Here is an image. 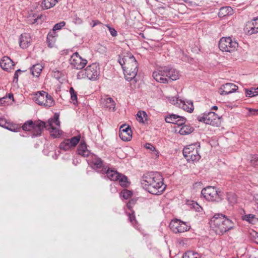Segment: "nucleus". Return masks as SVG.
I'll list each match as a JSON object with an SVG mask.
<instances>
[{"label": "nucleus", "instance_id": "f257e3e1", "mask_svg": "<svg viewBox=\"0 0 258 258\" xmlns=\"http://www.w3.org/2000/svg\"><path fill=\"white\" fill-rule=\"evenodd\" d=\"M162 176L158 172H151L144 174L141 180L143 187L153 195H161L166 188Z\"/></svg>", "mask_w": 258, "mask_h": 258}, {"label": "nucleus", "instance_id": "f03ea898", "mask_svg": "<svg viewBox=\"0 0 258 258\" xmlns=\"http://www.w3.org/2000/svg\"><path fill=\"white\" fill-rule=\"evenodd\" d=\"M118 62L124 72L125 79L130 81L134 79L138 72V64L131 53H122L119 55Z\"/></svg>", "mask_w": 258, "mask_h": 258}, {"label": "nucleus", "instance_id": "7ed1b4c3", "mask_svg": "<svg viewBox=\"0 0 258 258\" xmlns=\"http://www.w3.org/2000/svg\"><path fill=\"white\" fill-rule=\"evenodd\" d=\"M210 225L215 232L219 235L229 231L234 226L232 221L222 214L215 215L212 218Z\"/></svg>", "mask_w": 258, "mask_h": 258}, {"label": "nucleus", "instance_id": "20e7f679", "mask_svg": "<svg viewBox=\"0 0 258 258\" xmlns=\"http://www.w3.org/2000/svg\"><path fill=\"white\" fill-rule=\"evenodd\" d=\"M100 75V67L97 63H93L85 69L80 71L77 75L78 79L87 78L90 80L98 79Z\"/></svg>", "mask_w": 258, "mask_h": 258}, {"label": "nucleus", "instance_id": "39448f33", "mask_svg": "<svg viewBox=\"0 0 258 258\" xmlns=\"http://www.w3.org/2000/svg\"><path fill=\"white\" fill-rule=\"evenodd\" d=\"M35 103L39 105L49 108L54 105L55 102L51 95L42 91L36 93L34 97Z\"/></svg>", "mask_w": 258, "mask_h": 258}, {"label": "nucleus", "instance_id": "423d86ee", "mask_svg": "<svg viewBox=\"0 0 258 258\" xmlns=\"http://www.w3.org/2000/svg\"><path fill=\"white\" fill-rule=\"evenodd\" d=\"M238 47V43L230 37H222L219 42V48L222 51L232 52Z\"/></svg>", "mask_w": 258, "mask_h": 258}, {"label": "nucleus", "instance_id": "0eeeda50", "mask_svg": "<svg viewBox=\"0 0 258 258\" xmlns=\"http://www.w3.org/2000/svg\"><path fill=\"white\" fill-rule=\"evenodd\" d=\"M199 121L203 122L207 124L212 126H218L220 125V117L214 112L205 113L202 116H199L197 117Z\"/></svg>", "mask_w": 258, "mask_h": 258}, {"label": "nucleus", "instance_id": "6e6552de", "mask_svg": "<svg viewBox=\"0 0 258 258\" xmlns=\"http://www.w3.org/2000/svg\"><path fill=\"white\" fill-rule=\"evenodd\" d=\"M183 154L188 162L198 161L201 156L196 144H192L184 148Z\"/></svg>", "mask_w": 258, "mask_h": 258}, {"label": "nucleus", "instance_id": "1a4fd4ad", "mask_svg": "<svg viewBox=\"0 0 258 258\" xmlns=\"http://www.w3.org/2000/svg\"><path fill=\"white\" fill-rule=\"evenodd\" d=\"M201 194L208 201H217L221 200L220 195L216 188L213 186H207L203 189Z\"/></svg>", "mask_w": 258, "mask_h": 258}, {"label": "nucleus", "instance_id": "9d476101", "mask_svg": "<svg viewBox=\"0 0 258 258\" xmlns=\"http://www.w3.org/2000/svg\"><path fill=\"white\" fill-rule=\"evenodd\" d=\"M170 229L175 233L186 232L190 229V226L180 220L176 219L171 221L169 224Z\"/></svg>", "mask_w": 258, "mask_h": 258}, {"label": "nucleus", "instance_id": "9b49d317", "mask_svg": "<svg viewBox=\"0 0 258 258\" xmlns=\"http://www.w3.org/2000/svg\"><path fill=\"white\" fill-rule=\"evenodd\" d=\"M71 65L76 69H82L87 63V60L82 58L78 52L73 54L70 58Z\"/></svg>", "mask_w": 258, "mask_h": 258}, {"label": "nucleus", "instance_id": "f8f14e48", "mask_svg": "<svg viewBox=\"0 0 258 258\" xmlns=\"http://www.w3.org/2000/svg\"><path fill=\"white\" fill-rule=\"evenodd\" d=\"M80 136H75L70 139H64L59 145V148L65 151L75 147L79 142Z\"/></svg>", "mask_w": 258, "mask_h": 258}, {"label": "nucleus", "instance_id": "ddd939ff", "mask_svg": "<svg viewBox=\"0 0 258 258\" xmlns=\"http://www.w3.org/2000/svg\"><path fill=\"white\" fill-rule=\"evenodd\" d=\"M167 67H162L155 71L153 73V77L158 82L162 83H168L167 76H166Z\"/></svg>", "mask_w": 258, "mask_h": 258}, {"label": "nucleus", "instance_id": "4468645a", "mask_svg": "<svg viewBox=\"0 0 258 258\" xmlns=\"http://www.w3.org/2000/svg\"><path fill=\"white\" fill-rule=\"evenodd\" d=\"M46 124L45 122L40 120H36L33 122V126L31 131L33 137L40 136L44 128L46 129Z\"/></svg>", "mask_w": 258, "mask_h": 258}, {"label": "nucleus", "instance_id": "2eb2a0df", "mask_svg": "<svg viewBox=\"0 0 258 258\" xmlns=\"http://www.w3.org/2000/svg\"><path fill=\"white\" fill-rule=\"evenodd\" d=\"M88 163L93 169L95 170H101L103 167H106L103 165L102 159L95 155H91Z\"/></svg>", "mask_w": 258, "mask_h": 258}, {"label": "nucleus", "instance_id": "dca6fc26", "mask_svg": "<svg viewBox=\"0 0 258 258\" xmlns=\"http://www.w3.org/2000/svg\"><path fill=\"white\" fill-rule=\"evenodd\" d=\"M119 136L124 141H130L132 137V131L129 126L122 125L119 128Z\"/></svg>", "mask_w": 258, "mask_h": 258}, {"label": "nucleus", "instance_id": "f3484780", "mask_svg": "<svg viewBox=\"0 0 258 258\" xmlns=\"http://www.w3.org/2000/svg\"><path fill=\"white\" fill-rule=\"evenodd\" d=\"M238 89V87L232 83H226L222 85L219 89L220 95H228L234 92Z\"/></svg>", "mask_w": 258, "mask_h": 258}, {"label": "nucleus", "instance_id": "a211bd4d", "mask_svg": "<svg viewBox=\"0 0 258 258\" xmlns=\"http://www.w3.org/2000/svg\"><path fill=\"white\" fill-rule=\"evenodd\" d=\"M1 67L7 71L14 69V64L12 60L8 56H4L0 61Z\"/></svg>", "mask_w": 258, "mask_h": 258}, {"label": "nucleus", "instance_id": "6ab92c4d", "mask_svg": "<svg viewBox=\"0 0 258 258\" xmlns=\"http://www.w3.org/2000/svg\"><path fill=\"white\" fill-rule=\"evenodd\" d=\"M100 171L102 173H106L107 177L111 180L117 181L119 177L120 176V174L117 172L116 171L109 170L106 167H103L102 169L100 170Z\"/></svg>", "mask_w": 258, "mask_h": 258}, {"label": "nucleus", "instance_id": "aec40b11", "mask_svg": "<svg viewBox=\"0 0 258 258\" xmlns=\"http://www.w3.org/2000/svg\"><path fill=\"white\" fill-rule=\"evenodd\" d=\"M46 130L50 131V135L54 138L59 137L62 131L58 127H54L51 121H48L46 124Z\"/></svg>", "mask_w": 258, "mask_h": 258}, {"label": "nucleus", "instance_id": "412c9836", "mask_svg": "<svg viewBox=\"0 0 258 258\" xmlns=\"http://www.w3.org/2000/svg\"><path fill=\"white\" fill-rule=\"evenodd\" d=\"M103 106L109 110L115 111V104L113 99L110 97H105L102 99Z\"/></svg>", "mask_w": 258, "mask_h": 258}, {"label": "nucleus", "instance_id": "4be33fe9", "mask_svg": "<svg viewBox=\"0 0 258 258\" xmlns=\"http://www.w3.org/2000/svg\"><path fill=\"white\" fill-rule=\"evenodd\" d=\"M30 42L31 39L29 34L26 33L21 34L19 41V45L21 48H27L30 45Z\"/></svg>", "mask_w": 258, "mask_h": 258}, {"label": "nucleus", "instance_id": "5701e85b", "mask_svg": "<svg viewBox=\"0 0 258 258\" xmlns=\"http://www.w3.org/2000/svg\"><path fill=\"white\" fill-rule=\"evenodd\" d=\"M166 75L167 76L168 81L169 80L175 81L179 78V72L177 70L172 68L169 69L167 68Z\"/></svg>", "mask_w": 258, "mask_h": 258}, {"label": "nucleus", "instance_id": "b1692460", "mask_svg": "<svg viewBox=\"0 0 258 258\" xmlns=\"http://www.w3.org/2000/svg\"><path fill=\"white\" fill-rule=\"evenodd\" d=\"M78 154L83 157H88L90 151L87 149L85 143L81 142L79 145L77 149Z\"/></svg>", "mask_w": 258, "mask_h": 258}, {"label": "nucleus", "instance_id": "393cba45", "mask_svg": "<svg viewBox=\"0 0 258 258\" xmlns=\"http://www.w3.org/2000/svg\"><path fill=\"white\" fill-rule=\"evenodd\" d=\"M58 0H42L41 4L40 7L43 10L49 9L52 7H53L57 3H58Z\"/></svg>", "mask_w": 258, "mask_h": 258}, {"label": "nucleus", "instance_id": "a878e982", "mask_svg": "<svg viewBox=\"0 0 258 258\" xmlns=\"http://www.w3.org/2000/svg\"><path fill=\"white\" fill-rule=\"evenodd\" d=\"M253 26V23L248 21L246 23L244 30L247 34L251 35L258 33L257 29H256Z\"/></svg>", "mask_w": 258, "mask_h": 258}, {"label": "nucleus", "instance_id": "bb28decb", "mask_svg": "<svg viewBox=\"0 0 258 258\" xmlns=\"http://www.w3.org/2000/svg\"><path fill=\"white\" fill-rule=\"evenodd\" d=\"M179 106L187 112H191L194 110L193 103L191 101L187 102V104L183 101L180 100Z\"/></svg>", "mask_w": 258, "mask_h": 258}, {"label": "nucleus", "instance_id": "cd10ccee", "mask_svg": "<svg viewBox=\"0 0 258 258\" xmlns=\"http://www.w3.org/2000/svg\"><path fill=\"white\" fill-rule=\"evenodd\" d=\"M233 9L230 7H224L221 8L219 11L218 16L219 17H224L226 16L232 14Z\"/></svg>", "mask_w": 258, "mask_h": 258}, {"label": "nucleus", "instance_id": "c85d7f7f", "mask_svg": "<svg viewBox=\"0 0 258 258\" xmlns=\"http://www.w3.org/2000/svg\"><path fill=\"white\" fill-rule=\"evenodd\" d=\"M43 67L41 64L37 63L33 65L30 69L31 73L34 76L38 77L41 73Z\"/></svg>", "mask_w": 258, "mask_h": 258}, {"label": "nucleus", "instance_id": "c756f323", "mask_svg": "<svg viewBox=\"0 0 258 258\" xmlns=\"http://www.w3.org/2000/svg\"><path fill=\"white\" fill-rule=\"evenodd\" d=\"M194 131V128L188 125H183L179 130L178 133L182 135H186L190 134Z\"/></svg>", "mask_w": 258, "mask_h": 258}, {"label": "nucleus", "instance_id": "7c9ffc66", "mask_svg": "<svg viewBox=\"0 0 258 258\" xmlns=\"http://www.w3.org/2000/svg\"><path fill=\"white\" fill-rule=\"evenodd\" d=\"M226 200L231 205H233L237 202L236 196L233 192L227 193Z\"/></svg>", "mask_w": 258, "mask_h": 258}, {"label": "nucleus", "instance_id": "2f4dec72", "mask_svg": "<svg viewBox=\"0 0 258 258\" xmlns=\"http://www.w3.org/2000/svg\"><path fill=\"white\" fill-rule=\"evenodd\" d=\"M178 118H179V115L172 114L166 116L165 118V120L166 122L175 124Z\"/></svg>", "mask_w": 258, "mask_h": 258}, {"label": "nucleus", "instance_id": "473e14b6", "mask_svg": "<svg viewBox=\"0 0 258 258\" xmlns=\"http://www.w3.org/2000/svg\"><path fill=\"white\" fill-rule=\"evenodd\" d=\"M6 128L14 132H17L20 130L21 126L17 124L8 122Z\"/></svg>", "mask_w": 258, "mask_h": 258}, {"label": "nucleus", "instance_id": "72a5a7b5", "mask_svg": "<svg viewBox=\"0 0 258 258\" xmlns=\"http://www.w3.org/2000/svg\"><path fill=\"white\" fill-rule=\"evenodd\" d=\"M33 122L31 120H28L26 121L23 125L21 126L22 128L24 131H32V128H33Z\"/></svg>", "mask_w": 258, "mask_h": 258}, {"label": "nucleus", "instance_id": "f704fd0d", "mask_svg": "<svg viewBox=\"0 0 258 258\" xmlns=\"http://www.w3.org/2000/svg\"><path fill=\"white\" fill-rule=\"evenodd\" d=\"M147 116L146 112L144 111H139L137 114V120L141 123H144V118Z\"/></svg>", "mask_w": 258, "mask_h": 258}, {"label": "nucleus", "instance_id": "c9c22d12", "mask_svg": "<svg viewBox=\"0 0 258 258\" xmlns=\"http://www.w3.org/2000/svg\"><path fill=\"white\" fill-rule=\"evenodd\" d=\"M39 16L36 17L35 14H33L32 15H29V16L27 18V22L29 24H33L36 23H37L38 20L39 18H40Z\"/></svg>", "mask_w": 258, "mask_h": 258}, {"label": "nucleus", "instance_id": "e433bc0d", "mask_svg": "<svg viewBox=\"0 0 258 258\" xmlns=\"http://www.w3.org/2000/svg\"><path fill=\"white\" fill-rule=\"evenodd\" d=\"M182 258H201L199 254L192 251H188L185 252Z\"/></svg>", "mask_w": 258, "mask_h": 258}, {"label": "nucleus", "instance_id": "4c0bfd02", "mask_svg": "<svg viewBox=\"0 0 258 258\" xmlns=\"http://www.w3.org/2000/svg\"><path fill=\"white\" fill-rule=\"evenodd\" d=\"M117 181L119 182L120 184L122 186H126L128 184L127 177L121 174L119 179H117Z\"/></svg>", "mask_w": 258, "mask_h": 258}, {"label": "nucleus", "instance_id": "58836bf2", "mask_svg": "<svg viewBox=\"0 0 258 258\" xmlns=\"http://www.w3.org/2000/svg\"><path fill=\"white\" fill-rule=\"evenodd\" d=\"M70 92L71 95V100L73 104H77L78 102L77 93L75 91L74 89L72 87L70 88Z\"/></svg>", "mask_w": 258, "mask_h": 258}, {"label": "nucleus", "instance_id": "ea45409f", "mask_svg": "<svg viewBox=\"0 0 258 258\" xmlns=\"http://www.w3.org/2000/svg\"><path fill=\"white\" fill-rule=\"evenodd\" d=\"M256 90L254 88H252L250 90L246 89L245 90L246 96L248 97H251L257 95V93H256Z\"/></svg>", "mask_w": 258, "mask_h": 258}, {"label": "nucleus", "instance_id": "a19ab883", "mask_svg": "<svg viewBox=\"0 0 258 258\" xmlns=\"http://www.w3.org/2000/svg\"><path fill=\"white\" fill-rule=\"evenodd\" d=\"M128 219L131 223L134 225V226H136L137 222L136 219L135 212L134 211H132L131 213H129L128 215Z\"/></svg>", "mask_w": 258, "mask_h": 258}, {"label": "nucleus", "instance_id": "79ce46f5", "mask_svg": "<svg viewBox=\"0 0 258 258\" xmlns=\"http://www.w3.org/2000/svg\"><path fill=\"white\" fill-rule=\"evenodd\" d=\"M244 220L249 222L250 223H254L257 220L255 218V216L253 214L246 215L244 217Z\"/></svg>", "mask_w": 258, "mask_h": 258}, {"label": "nucleus", "instance_id": "37998d69", "mask_svg": "<svg viewBox=\"0 0 258 258\" xmlns=\"http://www.w3.org/2000/svg\"><path fill=\"white\" fill-rule=\"evenodd\" d=\"M66 25V22L61 21L54 25L53 28V31L60 30Z\"/></svg>", "mask_w": 258, "mask_h": 258}, {"label": "nucleus", "instance_id": "c03bdc74", "mask_svg": "<svg viewBox=\"0 0 258 258\" xmlns=\"http://www.w3.org/2000/svg\"><path fill=\"white\" fill-rule=\"evenodd\" d=\"M186 118L185 117L179 115V118H177L175 124L179 126H182L184 124Z\"/></svg>", "mask_w": 258, "mask_h": 258}, {"label": "nucleus", "instance_id": "a18cd8bd", "mask_svg": "<svg viewBox=\"0 0 258 258\" xmlns=\"http://www.w3.org/2000/svg\"><path fill=\"white\" fill-rule=\"evenodd\" d=\"M58 115L55 113L54 114V118L49 119L48 121H51L52 125L54 123L56 125L59 127L60 125V122L58 120Z\"/></svg>", "mask_w": 258, "mask_h": 258}, {"label": "nucleus", "instance_id": "49530a36", "mask_svg": "<svg viewBox=\"0 0 258 258\" xmlns=\"http://www.w3.org/2000/svg\"><path fill=\"white\" fill-rule=\"evenodd\" d=\"M122 196L125 199H128L129 198H130L131 197V196L132 195V192L128 190H127V189H125V190H123L122 191Z\"/></svg>", "mask_w": 258, "mask_h": 258}, {"label": "nucleus", "instance_id": "de8ad7c7", "mask_svg": "<svg viewBox=\"0 0 258 258\" xmlns=\"http://www.w3.org/2000/svg\"><path fill=\"white\" fill-rule=\"evenodd\" d=\"M107 27H108V30H109L110 33L111 35L113 37H115V36H117V31L114 28L110 27L108 25H107Z\"/></svg>", "mask_w": 258, "mask_h": 258}, {"label": "nucleus", "instance_id": "09e8293b", "mask_svg": "<svg viewBox=\"0 0 258 258\" xmlns=\"http://www.w3.org/2000/svg\"><path fill=\"white\" fill-rule=\"evenodd\" d=\"M21 72H22V71L20 69H18L15 72L14 76V82H17L19 77V74Z\"/></svg>", "mask_w": 258, "mask_h": 258}, {"label": "nucleus", "instance_id": "8fccbe9b", "mask_svg": "<svg viewBox=\"0 0 258 258\" xmlns=\"http://www.w3.org/2000/svg\"><path fill=\"white\" fill-rule=\"evenodd\" d=\"M8 98L7 96L4 97L0 99V105H5V103L8 102Z\"/></svg>", "mask_w": 258, "mask_h": 258}, {"label": "nucleus", "instance_id": "3c124183", "mask_svg": "<svg viewBox=\"0 0 258 258\" xmlns=\"http://www.w3.org/2000/svg\"><path fill=\"white\" fill-rule=\"evenodd\" d=\"M145 147L146 149L150 150L151 152L155 149V147L150 143H146Z\"/></svg>", "mask_w": 258, "mask_h": 258}, {"label": "nucleus", "instance_id": "603ef678", "mask_svg": "<svg viewBox=\"0 0 258 258\" xmlns=\"http://www.w3.org/2000/svg\"><path fill=\"white\" fill-rule=\"evenodd\" d=\"M7 122L5 119L1 118H0V126L6 128L7 124Z\"/></svg>", "mask_w": 258, "mask_h": 258}, {"label": "nucleus", "instance_id": "864d4df0", "mask_svg": "<svg viewBox=\"0 0 258 258\" xmlns=\"http://www.w3.org/2000/svg\"><path fill=\"white\" fill-rule=\"evenodd\" d=\"M135 204V201L133 200H130L127 204L126 206L128 209L132 211V205Z\"/></svg>", "mask_w": 258, "mask_h": 258}, {"label": "nucleus", "instance_id": "5fc2aeb1", "mask_svg": "<svg viewBox=\"0 0 258 258\" xmlns=\"http://www.w3.org/2000/svg\"><path fill=\"white\" fill-rule=\"evenodd\" d=\"M250 22L253 23V26L255 27V28L258 30V17L253 19Z\"/></svg>", "mask_w": 258, "mask_h": 258}, {"label": "nucleus", "instance_id": "6e6d98bb", "mask_svg": "<svg viewBox=\"0 0 258 258\" xmlns=\"http://www.w3.org/2000/svg\"><path fill=\"white\" fill-rule=\"evenodd\" d=\"M151 154L153 158H157L159 157V153L156 149L151 152Z\"/></svg>", "mask_w": 258, "mask_h": 258}, {"label": "nucleus", "instance_id": "4d7b16f0", "mask_svg": "<svg viewBox=\"0 0 258 258\" xmlns=\"http://www.w3.org/2000/svg\"><path fill=\"white\" fill-rule=\"evenodd\" d=\"M248 110L251 115H255L256 114H258V109H251L249 108H248Z\"/></svg>", "mask_w": 258, "mask_h": 258}, {"label": "nucleus", "instance_id": "13d9d810", "mask_svg": "<svg viewBox=\"0 0 258 258\" xmlns=\"http://www.w3.org/2000/svg\"><path fill=\"white\" fill-rule=\"evenodd\" d=\"M251 163L254 166L258 165V159L256 156L253 157V159L251 161Z\"/></svg>", "mask_w": 258, "mask_h": 258}, {"label": "nucleus", "instance_id": "bf43d9fd", "mask_svg": "<svg viewBox=\"0 0 258 258\" xmlns=\"http://www.w3.org/2000/svg\"><path fill=\"white\" fill-rule=\"evenodd\" d=\"M253 200L254 202L255 203V207H256L258 206V194H256L254 195Z\"/></svg>", "mask_w": 258, "mask_h": 258}, {"label": "nucleus", "instance_id": "052dcab7", "mask_svg": "<svg viewBox=\"0 0 258 258\" xmlns=\"http://www.w3.org/2000/svg\"><path fill=\"white\" fill-rule=\"evenodd\" d=\"M75 23L78 24H81L82 23V20L80 18L77 17L76 18Z\"/></svg>", "mask_w": 258, "mask_h": 258}, {"label": "nucleus", "instance_id": "680f3d73", "mask_svg": "<svg viewBox=\"0 0 258 258\" xmlns=\"http://www.w3.org/2000/svg\"><path fill=\"white\" fill-rule=\"evenodd\" d=\"M7 97L8 98V101L11 99H14L13 94L12 93H9L8 96Z\"/></svg>", "mask_w": 258, "mask_h": 258}, {"label": "nucleus", "instance_id": "e2e57ef3", "mask_svg": "<svg viewBox=\"0 0 258 258\" xmlns=\"http://www.w3.org/2000/svg\"><path fill=\"white\" fill-rule=\"evenodd\" d=\"M254 237H255V242L257 244H258V233H255V235Z\"/></svg>", "mask_w": 258, "mask_h": 258}, {"label": "nucleus", "instance_id": "0e129e2a", "mask_svg": "<svg viewBox=\"0 0 258 258\" xmlns=\"http://www.w3.org/2000/svg\"><path fill=\"white\" fill-rule=\"evenodd\" d=\"M93 22H94V24L93 25V27H94L95 25H96L97 24L99 23V21H93Z\"/></svg>", "mask_w": 258, "mask_h": 258}, {"label": "nucleus", "instance_id": "69168bd1", "mask_svg": "<svg viewBox=\"0 0 258 258\" xmlns=\"http://www.w3.org/2000/svg\"><path fill=\"white\" fill-rule=\"evenodd\" d=\"M212 109H214V110H217V109H218V107L217 106H213L212 107Z\"/></svg>", "mask_w": 258, "mask_h": 258}, {"label": "nucleus", "instance_id": "338daca9", "mask_svg": "<svg viewBox=\"0 0 258 258\" xmlns=\"http://www.w3.org/2000/svg\"><path fill=\"white\" fill-rule=\"evenodd\" d=\"M50 36H51V35H50V34H48V36H47V41L48 42H49V37H50Z\"/></svg>", "mask_w": 258, "mask_h": 258}, {"label": "nucleus", "instance_id": "774afa93", "mask_svg": "<svg viewBox=\"0 0 258 258\" xmlns=\"http://www.w3.org/2000/svg\"><path fill=\"white\" fill-rule=\"evenodd\" d=\"M254 209L255 211L258 213V206L256 207H255Z\"/></svg>", "mask_w": 258, "mask_h": 258}]
</instances>
